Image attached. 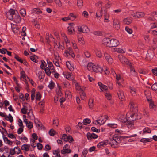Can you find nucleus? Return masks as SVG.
<instances>
[{"label":"nucleus","instance_id":"8","mask_svg":"<svg viewBox=\"0 0 157 157\" xmlns=\"http://www.w3.org/2000/svg\"><path fill=\"white\" fill-rule=\"evenodd\" d=\"M113 28L116 29L118 30L120 27L119 21L117 19H114L113 21Z\"/></svg>","mask_w":157,"mask_h":157},{"label":"nucleus","instance_id":"35","mask_svg":"<svg viewBox=\"0 0 157 157\" xmlns=\"http://www.w3.org/2000/svg\"><path fill=\"white\" fill-rule=\"evenodd\" d=\"M83 33H87L88 31L89 30V29L87 27V26L86 25H82Z\"/></svg>","mask_w":157,"mask_h":157},{"label":"nucleus","instance_id":"6","mask_svg":"<svg viewBox=\"0 0 157 157\" xmlns=\"http://www.w3.org/2000/svg\"><path fill=\"white\" fill-rule=\"evenodd\" d=\"M69 26L68 27V33L69 34H73L75 32L74 25L73 23H70Z\"/></svg>","mask_w":157,"mask_h":157},{"label":"nucleus","instance_id":"38","mask_svg":"<svg viewBox=\"0 0 157 157\" xmlns=\"http://www.w3.org/2000/svg\"><path fill=\"white\" fill-rule=\"evenodd\" d=\"M91 122V121L90 119L88 118H86L84 120L83 123L85 125L90 124Z\"/></svg>","mask_w":157,"mask_h":157},{"label":"nucleus","instance_id":"37","mask_svg":"<svg viewBox=\"0 0 157 157\" xmlns=\"http://www.w3.org/2000/svg\"><path fill=\"white\" fill-rule=\"evenodd\" d=\"M20 13L22 16L24 17L26 15V11L24 9H21L20 11Z\"/></svg>","mask_w":157,"mask_h":157},{"label":"nucleus","instance_id":"1","mask_svg":"<svg viewBox=\"0 0 157 157\" xmlns=\"http://www.w3.org/2000/svg\"><path fill=\"white\" fill-rule=\"evenodd\" d=\"M137 136V134H135L132 135H130L128 136H118L117 135L115 134L113 136V139L114 141L117 140L118 141H121L126 138H129L132 137H136Z\"/></svg>","mask_w":157,"mask_h":157},{"label":"nucleus","instance_id":"41","mask_svg":"<svg viewBox=\"0 0 157 157\" xmlns=\"http://www.w3.org/2000/svg\"><path fill=\"white\" fill-rule=\"evenodd\" d=\"M115 51L120 53H124V51L122 49L119 48H114Z\"/></svg>","mask_w":157,"mask_h":157},{"label":"nucleus","instance_id":"3","mask_svg":"<svg viewBox=\"0 0 157 157\" xmlns=\"http://www.w3.org/2000/svg\"><path fill=\"white\" fill-rule=\"evenodd\" d=\"M118 58L120 61L123 64H126L127 65L129 64L130 63L128 60L124 56H123L122 55H120L118 56Z\"/></svg>","mask_w":157,"mask_h":157},{"label":"nucleus","instance_id":"33","mask_svg":"<svg viewBox=\"0 0 157 157\" xmlns=\"http://www.w3.org/2000/svg\"><path fill=\"white\" fill-rule=\"evenodd\" d=\"M83 1L82 0H77V6L78 7L80 8H81L83 6Z\"/></svg>","mask_w":157,"mask_h":157},{"label":"nucleus","instance_id":"19","mask_svg":"<svg viewBox=\"0 0 157 157\" xmlns=\"http://www.w3.org/2000/svg\"><path fill=\"white\" fill-rule=\"evenodd\" d=\"M48 66L49 68L51 71V73H53L55 72L54 66L52 63L50 61L47 62Z\"/></svg>","mask_w":157,"mask_h":157},{"label":"nucleus","instance_id":"9","mask_svg":"<svg viewBox=\"0 0 157 157\" xmlns=\"http://www.w3.org/2000/svg\"><path fill=\"white\" fill-rule=\"evenodd\" d=\"M110 39L108 38H105L102 40V43L106 46L110 47L111 44Z\"/></svg>","mask_w":157,"mask_h":157},{"label":"nucleus","instance_id":"18","mask_svg":"<svg viewBox=\"0 0 157 157\" xmlns=\"http://www.w3.org/2000/svg\"><path fill=\"white\" fill-rule=\"evenodd\" d=\"M98 85L100 87V89L101 90L103 91V89L106 90H108V87L107 86L103 84H102L101 82H99L98 83Z\"/></svg>","mask_w":157,"mask_h":157},{"label":"nucleus","instance_id":"29","mask_svg":"<svg viewBox=\"0 0 157 157\" xmlns=\"http://www.w3.org/2000/svg\"><path fill=\"white\" fill-rule=\"evenodd\" d=\"M105 96L108 100H110L111 99L112 96L109 92L106 91L105 93Z\"/></svg>","mask_w":157,"mask_h":157},{"label":"nucleus","instance_id":"17","mask_svg":"<svg viewBox=\"0 0 157 157\" xmlns=\"http://www.w3.org/2000/svg\"><path fill=\"white\" fill-rule=\"evenodd\" d=\"M42 13V12L41 11L40 9L39 8H36L33 9L32 13L33 14V15L34 14H38Z\"/></svg>","mask_w":157,"mask_h":157},{"label":"nucleus","instance_id":"20","mask_svg":"<svg viewBox=\"0 0 157 157\" xmlns=\"http://www.w3.org/2000/svg\"><path fill=\"white\" fill-rule=\"evenodd\" d=\"M117 94L119 97V98L120 99H124L125 97L124 95V93L122 91H121L120 90H118L117 92Z\"/></svg>","mask_w":157,"mask_h":157},{"label":"nucleus","instance_id":"25","mask_svg":"<svg viewBox=\"0 0 157 157\" xmlns=\"http://www.w3.org/2000/svg\"><path fill=\"white\" fill-rule=\"evenodd\" d=\"M94 65L92 63H89L87 65V68L89 71H93Z\"/></svg>","mask_w":157,"mask_h":157},{"label":"nucleus","instance_id":"50","mask_svg":"<svg viewBox=\"0 0 157 157\" xmlns=\"http://www.w3.org/2000/svg\"><path fill=\"white\" fill-rule=\"evenodd\" d=\"M37 147L38 149L41 150L43 148V145L42 144L40 143H38L37 144Z\"/></svg>","mask_w":157,"mask_h":157},{"label":"nucleus","instance_id":"7","mask_svg":"<svg viewBox=\"0 0 157 157\" xmlns=\"http://www.w3.org/2000/svg\"><path fill=\"white\" fill-rule=\"evenodd\" d=\"M111 44L110 47H116L119 44V41L116 39H110Z\"/></svg>","mask_w":157,"mask_h":157},{"label":"nucleus","instance_id":"26","mask_svg":"<svg viewBox=\"0 0 157 157\" xmlns=\"http://www.w3.org/2000/svg\"><path fill=\"white\" fill-rule=\"evenodd\" d=\"M4 135H3V139L4 140V142L7 141V144H8L11 145H12V143H13L12 142V141H11L10 140H9L7 137L4 136Z\"/></svg>","mask_w":157,"mask_h":157},{"label":"nucleus","instance_id":"57","mask_svg":"<svg viewBox=\"0 0 157 157\" xmlns=\"http://www.w3.org/2000/svg\"><path fill=\"white\" fill-rule=\"evenodd\" d=\"M26 125L28 128L30 129H31L33 127V123L31 121H29L28 124Z\"/></svg>","mask_w":157,"mask_h":157},{"label":"nucleus","instance_id":"16","mask_svg":"<svg viewBox=\"0 0 157 157\" xmlns=\"http://www.w3.org/2000/svg\"><path fill=\"white\" fill-rule=\"evenodd\" d=\"M135 120H132V121L127 120L125 122L126 125L127 126L128 128H131L132 126L134 125V122Z\"/></svg>","mask_w":157,"mask_h":157},{"label":"nucleus","instance_id":"28","mask_svg":"<svg viewBox=\"0 0 157 157\" xmlns=\"http://www.w3.org/2000/svg\"><path fill=\"white\" fill-rule=\"evenodd\" d=\"M102 9L100 10H98L96 13V17L98 18L101 17L102 16Z\"/></svg>","mask_w":157,"mask_h":157},{"label":"nucleus","instance_id":"52","mask_svg":"<svg viewBox=\"0 0 157 157\" xmlns=\"http://www.w3.org/2000/svg\"><path fill=\"white\" fill-rule=\"evenodd\" d=\"M107 125L108 126L112 128H116L117 127V125L115 124H108Z\"/></svg>","mask_w":157,"mask_h":157},{"label":"nucleus","instance_id":"27","mask_svg":"<svg viewBox=\"0 0 157 157\" xmlns=\"http://www.w3.org/2000/svg\"><path fill=\"white\" fill-rule=\"evenodd\" d=\"M151 132V130L148 127H146L143 130V134L150 133Z\"/></svg>","mask_w":157,"mask_h":157},{"label":"nucleus","instance_id":"36","mask_svg":"<svg viewBox=\"0 0 157 157\" xmlns=\"http://www.w3.org/2000/svg\"><path fill=\"white\" fill-rule=\"evenodd\" d=\"M93 99H90L89 100V106L90 109H92L93 106Z\"/></svg>","mask_w":157,"mask_h":157},{"label":"nucleus","instance_id":"39","mask_svg":"<svg viewBox=\"0 0 157 157\" xmlns=\"http://www.w3.org/2000/svg\"><path fill=\"white\" fill-rule=\"evenodd\" d=\"M49 135L51 136H54L56 134V131L53 129H51L48 132Z\"/></svg>","mask_w":157,"mask_h":157},{"label":"nucleus","instance_id":"54","mask_svg":"<svg viewBox=\"0 0 157 157\" xmlns=\"http://www.w3.org/2000/svg\"><path fill=\"white\" fill-rule=\"evenodd\" d=\"M91 130L94 132H100V129H96L95 127H93L91 128Z\"/></svg>","mask_w":157,"mask_h":157},{"label":"nucleus","instance_id":"22","mask_svg":"<svg viewBox=\"0 0 157 157\" xmlns=\"http://www.w3.org/2000/svg\"><path fill=\"white\" fill-rule=\"evenodd\" d=\"M152 141V136L147 138H142L140 140V141L142 142H148Z\"/></svg>","mask_w":157,"mask_h":157},{"label":"nucleus","instance_id":"13","mask_svg":"<svg viewBox=\"0 0 157 157\" xmlns=\"http://www.w3.org/2000/svg\"><path fill=\"white\" fill-rule=\"evenodd\" d=\"M107 140L103 141L102 142H99L97 145V147L98 148H101L107 145Z\"/></svg>","mask_w":157,"mask_h":157},{"label":"nucleus","instance_id":"62","mask_svg":"<svg viewBox=\"0 0 157 157\" xmlns=\"http://www.w3.org/2000/svg\"><path fill=\"white\" fill-rule=\"evenodd\" d=\"M15 148H14L13 149H10V153L11 155H13L15 154L16 153V151H15Z\"/></svg>","mask_w":157,"mask_h":157},{"label":"nucleus","instance_id":"4","mask_svg":"<svg viewBox=\"0 0 157 157\" xmlns=\"http://www.w3.org/2000/svg\"><path fill=\"white\" fill-rule=\"evenodd\" d=\"M65 53L66 54V56H68V55H70L73 58L75 56V55L73 51L72 48L71 47H69L67 49H66L65 51Z\"/></svg>","mask_w":157,"mask_h":157},{"label":"nucleus","instance_id":"43","mask_svg":"<svg viewBox=\"0 0 157 157\" xmlns=\"http://www.w3.org/2000/svg\"><path fill=\"white\" fill-rule=\"evenodd\" d=\"M14 58L18 61L20 62L21 63H23V61L17 55H15Z\"/></svg>","mask_w":157,"mask_h":157},{"label":"nucleus","instance_id":"31","mask_svg":"<svg viewBox=\"0 0 157 157\" xmlns=\"http://www.w3.org/2000/svg\"><path fill=\"white\" fill-rule=\"evenodd\" d=\"M124 23L125 24L129 25L132 22V21L130 19L125 18L123 20Z\"/></svg>","mask_w":157,"mask_h":157},{"label":"nucleus","instance_id":"55","mask_svg":"<svg viewBox=\"0 0 157 157\" xmlns=\"http://www.w3.org/2000/svg\"><path fill=\"white\" fill-rule=\"evenodd\" d=\"M55 1L56 4H57L59 6H61L62 4L60 0H55Z\"/></svg>","mask_w":157,"mask_h":157},{"label":"nucleus","instance_id":"30","mask_svg":"<svg viewBox=\"0 0 157 157\" xmlns=\"http://www.w3.org/2000/svg\"><path fill=\"white\" fill-rule=\"evenodd\" d=\"M41 95L40 93L38 92L36 94V99L37 101H40L41 98Z\"/></svg>","mask_w":157,"mask_h":157},{"label":"nucleus","instance_id":"34","mask_svg":"<svg viewBox=\"0 0 157 157\" xmlns=\"http://www.w3.org/2000/svg\"><path fill=\"white\" fill-rule=\"evenodd\" d=\"M152 89L155 91L157 94V83H155L153 84L151 86Z\"/></svg>","mask_w":157,"mask_h":157},{"label":"nucleus","instance_id":"58","mask_svg":"<svg viewBox=\"0 0 157 157\" xmlns=\"http://www.w3.org/2000/svg\"><path fill=\"white\" fill-rule=\"evenodd\" d=\"M136 117L135 119L133 120H135V121L136 120L140 119L141 118V115L140 113L136 114Z\"/></svg>","mask_w":157,"mask_h":157},{"label":"nucleus","instance_id":"42","mask_svg":"<svg viewBox=\"0 0 157 157\" xmlns=\"http://www.w3.org/2000/svg\"><path fill=\"white\" fill-rule=\"evenodd\" d=\"M54 83L52 80L50 82V83L48 85V87L51 89H53L54 87Z\"/></svg>","mask_w":157,"mask_h":157},{"label":"nucleus","instance_id":"12","mask_svg":"<svg viewBox=\"0 0 157 157\" xmlns=\"http://www.w3.org/2000/svg\"><path fill=\"white\" fill-rule=\"evenodd\" d=\"M104 55L105 59L109 64H111L113 63V59L109 54L107 53H105Z\"/></svg>","mask_w":157,"mask_h":157},{"label":"nucleus","instance_id":"14","mask_svg":"<svg viewBox=\"0 0 157 157\" xmlns=\"http://www.w3.org/2000/svg\"><path fill=\"white\" fill-rule=\"evenodd\" d=\"M144 14L142 12H138L135 13L133 15V17L136 18H140L144 16Z\"/></svg>","mask_w":157,"mask_h":157},{"label":"nucleus","instance_id":"21","mask_svg":"<svg viewBox=\"0 0 157 157\" xmlns=\"http://www.w3.org/2000/svg\"><path fill=\"white\" fill-rule=\"evenodd\" d=\"M30 147L29 145L25 144L22 146L21 149L22 150H25V151H28L29 150Z\"/></svg>","mask_w":157,"mask_h":157},{"label":"nucleus","instance_id":"60","mask_svg":"<svg viewBox=\"0 0 157 157\" xmlns=\"http://www.w3.org/2000/svg\"><path fill=\"white\" fill-rule=\"evenodd\" d=\"M130 92L132 94H135L136 93V90L135 88H132L131 87H130Z\"/></svg>","mask_w":157,"mask_h":157},{"label":"nucleus","instance_id":"32","mask_svg":"<svg viewBox=\"0 0 157 157\" xmlns=\"http://www.w3.org/2000/svg\"><path fill=\"white\" fill-rule=\"evenodd\" d=\"M79 94L81 97V98L83 100L86 98V94L84 92L83 90H82L80 92Z\"/></svg>","mask_w":157,"mask_h":157},{"label":"nucleus","instance_id":"59","mask_svg":"<svg viewBox=\"0 0 157 157\" xmlns=\"http://www.w3.org/2000/svg\"><path fill=\"white\" fill-rule=\"evenodd\" d=\"M55 59L56 60H59V56L58 53L56 52V54H54Z\"/></svg>","mask_w":157,"mask_h":157},{"label":"nucleus","instance_id":"56","mask_svg":"<svg viewBox=\"0 0 157 157\" xmlns=\"http://www.w3.org/2000/svg\"><path fill=\"white\" fill-rule=\"evenodd\" d=\"M151 71L154 75L157 76V68H155L154 69H152Z\"/></svg>","mask_w":157,"mask_h":157},{"label":"nucleus","instance_id":"5","mask_svg":"<svg viewBox=\"0 0 157 157\" xmlns=\"http://www.w3.org/2000/svg\"><path fill=\"white\" fill-rule=\"evenodd\" d=\"M148 53L147 55V58L149 60H151L154 56V53L153 50L149 49L148 50Z\"/></svg>","mask_w":157,"mask_h":157},{"label":"nucleus","instance_id":"49","mask_svg":"<svg viewBox=\"0 0 157 157\" xmlns=\"http://www.w3.org/2000/svg\"><path fill=\"white\" fill-rule=\"evenodd\" d=\"M68 136L65 134L63 135L62 137L63 138L64 141L66 142H67L68 140Z\"/></svg>","mask_w":157,"mask_h":157},{"label":"nucleus","instance_id":"24","mask_svg":"<svg viewBox=\"0 0 157 157\" xmlns=\"http://www.w3.org/2000/svg\"><path fill=\"white\" fill-rule=\"evenodd\" d=\"M14 21L16 23H19L21 21V18L19 15H15L14 17Z\"/></svg>","mask_w":157,"mask_h":157},{"label":"nucleus","instance_id":"11","mask_svg":"<svg viewBox=\"0 0 157 157\" xmlns=\"http://www.w3.org/2000/svg\"><path fill=\"white\" fill-rule=\"evenodd\" d=\"M93 71L96 72H100L101 73L103 71V69L98 65H94Z\"/></svg>","mask_w":157,"mask_h":157},{"label":"nucleus","instance_id":"51","mask_svg":"<svg viewBox=\"0 0 157 157\" xmlns=\"http://www.w3.org/2000/svg\"><path fill=\"white\" fill-rule=\"evenodd\" d=\"M35 56H36L35 55H34L33 56H31L30 57V59L36 63L38 62V61L36 60Z\"/></svg>","mask_w":157,"mask_h":157},{"label":"nucleus","instance_id":"63","mask_svg":"<svg viewBox=\"0 0 157 157\" xmlns=\"http://www.w3.org/2000/svg\"><path fill=\"white\" fill-rule=\"evenodd\" d=\"M139 72L140 73L144 75L146 74L147 73V71H145L141 69L139 70Z\"/></svg>","mask_w":157,"mask_h":157},{"label":"nucleus","instance_id":"48","mask_svg":"<svg viewBox=\"0 0 157 157\" xmlns=\"http://www.w3.org/2000/svg\"><path fill=\"white\" fill-rule=\"evenodd\" d=\"M96 54L97 57L99 58H101L102 57V54L101 51H97L96 52Z\"/></svg>","mask_w":157,"mask_h":157},{"label":"nucleus","instance_id":"61","mask_svg":"<svg viewBox=\"0 0 157 157\" xmlns=\"http://www.w3.org/2000/svg\"><path fill=\"white\" fill-rule=\"evenodd\" d=\"M27 109H26L25 107L22 108L21 110V111L22 113L26 114L27 112Z\"/></svg>","mask_w":157,"mask_h":157},{"label":"nucleus","instance_id":"23","mask_svg":"<svg viewBox=\"0 0 157 157\" xmlns=\"http://www.w3.org/2000/svg\"><path fill=\"white\" fill-rule=\"evenodd\" d=\"M71 150L69 148H67L65 149H63L61 151V153L62 154H66L70 153L71 152Z\"/></svg>","mask_w":157,"mask_h":157},{"label":"nucleus","instance_id":"64","mask_svg":"<svg viewBox=\"0 0 157 157\" xmlns=\"http://www.w3.org/2000/svg\"><path fill=\"white\" fill-rule=\"evenodd\" d=\"M131 74L134 76H136L137 75V73L135 71V70H133V71H132L131 72Z\"/></svg>","mask_w":157,"mask_h":157},{"label":"nucleus","instance_id":"40","mask_svg":"<svg viewBox=\"0 0 157 157\" xmlns=\"http://www.w3.org/2000/svg\"><path fill=\"white\" fill-rule=\"evenodd\" d=\"M59 122V120L58 119L54 120L53 122V124L55 126L58 127Z\"/></svg>","mask_w":157,"mask_h":157},{"label":"nucleus","instance_id":"15","mask_svg":"<svg viewBox=\"0 0 157 157\" xmlns=\"http://www.w3.org/2000/svg\"><path fill=\"white\" fill-rule=\"evenodd\" d=\"M119 143L120 144V143H118L116 141H114L113 140H112L111 142L109 143V144L111 145L113 148H117L118 147L117 144Z\"/></svg>","mask_w":157,"mask_h":157},{"label":"nucleus","instance_id":"45","mask_svg":"<svg viewBox=\"0 0 157 157\" xmlns=\"http://www.w3.org/2000/svg\"><path fill=\"white\" fill-rule=\"evenodd\" d=\"M26 27H23L22 28V32L21 33V35L22 36H26V34L25 32V30H26Z\"/></svg>","mask_w":157,"mask_h":157},{"label":"nucleus","instance_id":"47","mask_svg":"<svg viewBox=\"0 0 157 157\" xmlns=\"http://www.w3.org/2000/svg\"><path fill=\"white\" fill-rule=\"evenodd\" d=\"M125 30L129 34H131L132 33V30L131 29L129 28L128 27H126L125 28Z\"/></svg>","mask_w":157,"mask_h":157},{"label":"nucleus","instance_id":"2","mask_svg":"<svg viewBox=\"0 0 157 157\" xmlns=\"http://www.w3.org/2000/svg\"><path fill=\"white\" fill-rule=\"evenodd\" d=\"M15 11L12 9H10L7 13V17L10 20H12L13 19V15H15Z\"/></svg>","mask_w":157,"mask_h":157},{"label":"nucleus","instance_id":"44","mask_svg":"<svg viewBox=\"0 0 157 157\" xmlns=\"http://www.w3.org/2000/svg\"><path fill=\"white\" fill-rule=\"evenodd\" d=\"M47 75L48 76L50 75L51 74V72L50 71V69L48 67H46L44 69Z\"/></svg>","mask_w":157,"mask_h":157},{"label":"nucleus","instance_id":"53","mask_svg":"<svg viewBox=\"0 0 157 157\" xmlns=\"http://www.w3.org/2000/svg\"><path fill=\"white\" fill-rule=\"evenodd\" d=\"M149 106L150 108L154 109L155 107V105L154 104L153 102L152 101L150 102Z\"/></svg>","mask_w":157,"mask_h":157},{"label":"nucleus","instance_id":"46","mask_svg":"<svg viewBox=\"0 0 157 157\" xmlns=\"http://www.w3.org/2000/svg\"><path fill=\"white\" fill-rule=\"evenodd\" d=\"M88 153V150L86 149L84 150L82 154V157H86V155L87 153Z\"/></svg>","mask_w":157,"mask_h":157},{"label":"nucleus","instance_id":"10","mask_svg":"<svg viewBox=\"0 0 157 157\" xmlns=\"http://www.w3.org/2000/svg\"><path fill=\"white\" fill-rule=\"evenodd\" d=\"M87 137L89 140H91L92 139H96L98 137L97 135L94 133H90L88 132L87 134Z\"/></svg>","mask_w":157,"mask_h":157}]
</instances>
